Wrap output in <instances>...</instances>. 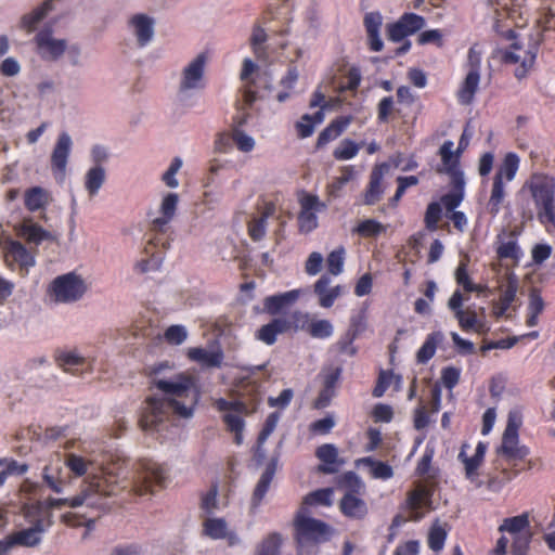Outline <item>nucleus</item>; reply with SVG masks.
Returning <instances> with one entry per match:
<instances>
[{"label":"nucleus","mask_w":555,"mask_h":555,"mask_svg":"<svg viewBox=\"0 0 555 555\" xmlns=\"http://www.w3.org/2000/svg\"><path fill=\"white\" fill-rule=\"evenodd\" d=\"M173 365L160 362L150 369L152 384L164 393V398L151 397L145 401L140 426L145 431L158 430L169 420L170 413L191 418L194 415L201 392L195 378L186 373L173 374Z\"/></svg>","instance_id":"f257e3e1"},{"label":"nucleus","mask_w":555,"mask_h":555,"mask_svg":"<svg viewBox=\"0 0 555 555\" xmlns=\"http://www.w3.org/2000/svg\"><path fill=\"white\" fill-rule=\"evenodd\" d=\"M552 17L551 14H545L537 20V30L532 34L513 35L515 41L504 51L502 59L505 64L515 66L514 73L518 79L526 77L532 68L543 38L542 33L552 28Z\"/></svg>","instance_id":"f03ea898"},{"label":"nucleus","mask_w":555,"mask_h":555,"mask_svg":"<svg viewBox=\"0 0 555 555\" xmlns=\"http://www.w3.org/2000/svg\"><path fill=\"white\" fill-rule=\"evenodd\" d=\"M34 49L40 60L49 63L59 62L66 56L72 66L82 65V50L78 43H69L66 38L57 37L51 25L39 29L34 39Z\"/></svg>","instance_id":"7ed1b4c3"},{"label":"nucleus","mask_w":555,"mask_h":555,"mask_svg":"<svg viewBox=\"0 0 555 555\" xmlns=\"http://www.w3.org/2000/svg\"><path fill=\"white\" fill-rule=\"evenodd\" d=\"M23 516L30 527L17 530L7 537L10 545L34 547L40 544L43 532L52 526L50 514L40 502L25 503Z\"/></svg>","instance_id":"20e7f679"},{"label":"nucleus","mask_w":555,"mask_h":555,"mask_svg":"<svg viewBox=\"0 0 555 555\" xmlns=\"http://www.w3.org/2000/svg\"><path fill=\"white\" fill-rule=\"evenodd\" d=\"M299 555H315V544L328 540L331 528L323 521L310 517L301 507L295 519Z\"/></svg>","instance_id":"39448f33"},{"label":"nucleus","mask_w":555,"mask_h":555,"mask_svg":"<svg viewBox=\"0 0 555 555\" xmlns=\"http://www.w3.org/2000/svg\"><path fill=\"white\" fill-rule=\"evenodd\" d=\"M529 189L538 219L541 223H555V180L548 176L534 173L526 183Z\"/></svg>","instance_id":"423d86ee"},{"label":"nucleus","mask_w":555,"mask_h":555,"mask_svg":"<svg viewBox=\"0 0 555 555\" xmlns=\"http://www.w3.org/2000/svg\"><path fill=\"white\" fill-rule=\"evenodd\" d=\"M62 463L65 464V466L75 477L85 476L88 473L90 465L92 464L91 461L74 452L65 453L64 459H62L60 453H55L52 456L50 463L43 468V479L47 485L57 493L62 492L63 490Z\"/></svg>","instance_id":"0eeeda50"},{"label":"nucleus","mask_w":555,"mask_h":555,"mask_svg":"<svg viewBox=\"0 0 555 555\" xmlns=\"http://www.w3.org/2000/svg\"><path fill=\"white\" fill-rule=\"evenodd\" d=\"M119 477L111 467H102L90 474L83 482L81 494L86 495V505L100 506V500L115 495L118 491Z\"/></svg>","instance_id":"6e6552de"},{"label":"nucleus","mask_w":555,"mask_h":555,"mask_svg":"<svg viewBox=\"0 0 555 555\" xmlns=\"http://www.w3.org/2000/svg\"><path fill=\"white\" fill-rule=\"evenodd\" d=\"M167 478L168 472L162 464L150 459H142L133 466L132 491L138 495L152 493L153 487H164Z\"/></svg>","instance_id":"1a4fd4ad"},{"label":"nucleus","mask_w":555,"mask_h":555,"mask_svg":"<svg viewBox=\"0 0 555 555\" xmlns=\"http://www.w3.org/2000/svg\"><path fill=\"white\" fill-rule=\"evenodd\" d=\"M208 60L207 53L201 52L181 68L177 85V96L180 101L188 100L195 91L205 87Z\"/></svg>","instance_id":"9d476101"},{"label":"nucleus","mask_w":555,"mask_h":555,"mask_svg":"<svg viewBox=\"0 0 555 555\" xmlns=\"http://www.w3.org/2000/svg\"><path fill=\"white\" fill-rule=\"evenodd\" d=\"M212 405L220 413L227 430L233 434L235 444L241 446L244 441V417L249 415L251 411L243 401L224 398L215 399Z\"/></svg>","instance_id":"9b49d317"},{"label":"nucleus","mask_w":555,"mask_h":555,"mask_svg":"<svg viewBox=\"0 0 555 555\" xmlns=\"http://www.w3.org/2000/svg\"><path fill=\"white\" fill-rule=\"evenodd\" d=\"M482 53L483 51L479 44H474L468 50L465 63L466 75L456 92L457 101L461 104H470L478 90Z\"/></svg>","instance_id":"f8f14e48"},{"label":"nucleus","mask_w":555,"mask_h":555,"mask_svg":"<svg viewBox=\"0 0 555 555\" xmlns=\"http://www.w3.org/2000/svg\"><path fill=\"white\" fill-rule=\"evenodd\" d=\"M240 78L243 83L242 109H246L259 98V89L268 88L271 79L264 73H261L259 66L249 57L243 61Z\"/></svg>","instance_id":"ddd939ff"},{"label":"nucleus","mask_w":555,"mask_h":555,"mask_svg":"<svg viewBox=\"0 0 555 555\" xmlns=\"http://www.w3.org/2000/svg\"><path fill=\"white\" fill-rule=\"evenodd\" d=\"M87 291L88 285L86 281L74 272L55 278L50 286L54 300L62 304L78 301Z\"/></svg>","instance_id":"4468645a"},{"label":"nucleus","mask_w":555,"mask_h":555,"mask_svg":"<svg viewBox=\"0 0 555 555\" xmlns=\"http://www.w3.org/2000/svg\"><path fill=\"white\" fill-rule=\"evenodd\" d=\"M468 297L461 289H455L449 298L447 306L453 312L454 318L457 320L459 326L464 331H474L476 333H485L488 328L486 323L478 317L477 312L467 307L463 308L464 302Z\"/></svg>","instance_id":"2eb2a0df"},{"label":"nucleus","mask_w":555,"mask_h":555,"mask_svg":"<svg viewBox=\"0 0 555 555\" xmlns=\"http://www.w3.org/2000/svg\"><path fill=\"white\" fill-rule=\"evenodd\" d=\"M4 261L11 270L18 269L25 276L36 264V253L28 249L24 244L14 240H7L2 245Z\"/></svg>","instance_id":"dca6fc26"},{"label":"nucleus","mask_w":555,"mask_h":555,"mask_svg":"<svg viewBox=\"0 0 555 555\" xmlns=\"http://www.w3.org/2000/svg\"><path fill=\"white\" fill-rule=\"evenodd\" d=\"M180 197L173 192H163L155 209L149 212L151 227L154 231L165 232L175 219Z\"/></svg>","instance_id":"f3484780"},{"label":"nucleus","mask_w":555,"mask_h":555,"mask_svg":"<svg viewBox=\"0 0 555 555\" xmlns=\"http://www.w3.org/2000/svg\"><path fill=\"white\" fill-rule=\"evenodd\" d=\"M500 531L506 532L511 537L512 547L515 553L522 555L531 539L528 515L521 514L504 519L503 524L500 526Z\"/></svg>","instance_id":"a211bd4d"},{"label":"nucleus","mask_w":555,"mask_h":555,"mask_svg":"<svg viewBox=\"0 0 555 555\" xmlns=\"http://www.w3.org/2000/svg\"><path fill=\"white\" fill-rule=\"evenodd\" d=\"M454 143L450 140L444 141L439 149L441 164L438 166L439 173L448 175L452 184L459 191H462L465 185L464 172L460 167V156L457 152L453 151Z\"/></svg>","instance_id":"6ab92c4d"},{"label":"nucleus","mask_w":555,"mask_h":555,"mask_svg":"<svg viewBox=\"0 0 555 555\" xmlns=\"http://www.w3.org/2000/svg\"><path fill=\"white\" fill-rule=\"evenodd\" d=\"M127 31L134 44L143 49L155 37V20L145 13H135L127 21Z\"/></svg>","instance_id":"aec40b11"},{"label":"nucleus","mask_w":555,"mask_h":555,"mask_svg":"<svg viewBox=\"0 0 555 555\" xmlns=\"http://www.w3.org/2000/svg\"><path fill=\"white\" fill-rule=\"evenodd\" d=\"M73 139L68 132H61L54 143L50 156L51 170L56 180L63 181L66 176L68 159L73 150Z\"/></svg>","instance_id":"412c9836"},{"label":"nucleus","mask_w":555,"mask_h":555,"mask_svg":"<svg viewBox=\"0 0 555 555\" xmlns=\"http://www.w3.org/2000/svg\"><path fill=\"white\" fill-rule=\"evenodd\" d=\"M299 203V228L301 232L309 233L318 228L317 215L326 209V204L321 202L318 196L310 194L301 196Z\"/></svg>","instance_id":"4be33fe9"},{"label":"nucleus","mask_w":555,"mask_h":555,"mask_svg":"<svg viewBox=\"0 0 555 555\" xmlns=\"http://www.w3.org/2000/svg\"><path fill=\"white\" fill-rule=\"evenodd\" d=\"M203 532L212 540H224L229 546L242 543L241 537L223 518L207 517L203 522Z\"/></svg>","instance_id":"5701e85b"},{"label":"nucleus","mask_w":555,"mask_h":555,"mask_svg":"<svg viewBox=\"0 0 555 555\" xmlns=\"http://www.w3.org/2000/svg\"><path fill=\"white\" fill-rule=\"evenodd\" d=\"M469 446L464 443L459 454V460L463 463L466 478L476 487H481L482 482L479 480L478 469L483 462L487 446L483 442H478L475 453L472 456L467 455Z\"/></svg>","instance_id":"b1692460"},{"label":"nucleus","mask_w":555,"mask_h":555,"mask_svg":"<svg viewBox=\"0 0 555 555\" xmlns=\"http://www.w3.org/2000/svg\"><path fill=\"white\" fill-rule=\"evenodd\" d=\"M425 26V20L414 13L403 14L396 23L388 25V38L399 42Z\"/></svg>","instance_id":"393cba45"},{"label":"nucleus","mask_w":555,"mask_h":555,"mask_svg":"<svg viewBox=\"0 0 555 555\" xmlns=\"http://www.w3.org/2000/svg\"><path fill=\"white\" fill-rule=\"evenodd\" d=\"M405 503L410 512V519L420 520L431 507V490L420 483L408 493Z\"/></svg>","instance_id":"a878e982"},{"label":"nucleus","mask_w":555,"mask_h":555,"mask_svg":"<svg viewBox=\"0 0 555 555\" xmlns=\"http://www.w3.org/2000/svg\"><path fill=\"white\" fill-rule=\"evenodd\" d=\"M14 230L18 237L35 246L40 245L44 241L55 240V236L50 231L43 229V227L35 222L30 217L23 218V220L14 227Z\"/></svg>","instance_id":"bb28decb"},{"label":"nucleus","mask_w":555,"mask_h":555,"mask_svg":"<svg viewBox=\"0 0 555 555\" xmlns=\"http://www.w3.org/2000/svg\"><path fill=\"white\" fill-rule=\"evenodd\" d=\"M186 356L203 367H220L224 359L223 350L218 344L189 348Z\"/></svg>","instance_id":"cd10ccee"},{"label":"nucleus","mask_w":555,"mask_h":555,"mask_svg":"<svg viewBox=\"0 0 555 555\" xmlns=\"http://www.w3.org/2000/svg\"><path fill=\"white\" fill-rule=\"evenodd\" d=\"M519 288L518 279L515 274L509 273L506 283L501 291L500 298L492 304V314L496 319L509 318L508 310L515 301Z\"/></svg>","instance_id":"c85d7f7f"},{"label":"nucleus","mask_w":555,"mask_h":555,"mask_svg":"<svg viewBox=\"0 0 555 555\" xmlns=\"http://www.w3.org/2000/svg\"><path fill=\"white\" fill-rule=\"evenodd\" d=\"M296 328H307L313 338L325 339L333 335L334 328L327 320L309 321V314L295 311L292 315Z\"/></svg>","instance_id":"c756f323"},{"label":"nucleus","mask_w":555,"mask_h":555,"mask_svg":"<svg viewBox=\"0 0 555 555\" xmlns=\"http://www.w3.org/2000/svg\"><path fill=\"white\" fill-rule=\"evenodd\" d=\"M345 292L341 285L331 286V279L327 275H322L314 283V293L319 298V305L323 308H331Z\"/></svg>","instance_id":"7c9ffc66"},{"label":"nucleus","mask_w":555,"mask_h":555,"mask_svg":"<svg viewBox=\"0 0 555 555\" xmlns=\"http://www.w3.org/2000/svg\"><path fill=\"white\" fill-rule=\"evenodd\" d=\"M520 158L514 152H508L503 157L496 172L493 177V183L502 186H506L507 182L515 179L519 169Z\"/></svg>","instance_id":"2f4dec72"},{"label":"nucleus","mask_w":555,"mask_h":555,"mask_svg":"<svg viewBox=\"0 0 555 555\" xmlns=\"http://www.w3.org/2000/svg\"><path fill=\"white\" fill-rule=\"evenodd\" d=\"M248 118V113H242L240 116L235 117L236 126L231 131L232 142L242 153H250L256 146L255 139L241 129V127L247 122Z\"/></svg>","instance_id":"473e14b6"},{"label":"nucleus","mask_w":555,"mask_h":555,"mask_svg":"<svg viewBox=\"0 0 555 555\" xmlns=\"http://www.w3.org/2000/svg\"><path fill=\"white\" fill-rule=\"evenodd\" d=\"M52 11V1L48 0L33 9L30 12L24 14L20 20V28L27 34L34 33L38 25L48 16Z\"/></svg>","instance_id":"72a5a7b5"},{"label":"nucleus","mask_w":555,"mask_h":555,"mask_svg":"<svg viewBox=\"0 0 555 555\" xmlns=\"http://www.w3.org/2000/svg\"><path fill=\"white\" fill-rule=\"evenodd\" d=\"M51 201V193L41 186L30 188L24 193V205L31 212L46 210Z\"/></svg>","instance_id":"f704fd0d"},{"label":"nucleus","mask_w":555,"mask_h":555,"mask_svg":"<svg viewBox=\"0 0 555 555\" xmlns=\"http://www.w3.org/2000/svg\"><path fill=\"white\" fill-rule=\"evenodd\" d=\"M164 259V253L156 250L154 243L149 242L144 247L143 256L137 261L134 269L139 273H147L159 269Z\"/></svg>","instance_id":"c9c22d12"},{"label":"nucleus","mask_w":555,"mask_h":555,"mask_svg":"<svg viewBox=\"0 0 555 555\" xmlns=\"http://www.w3.org/2000/svg\"><path fill=\"white\" fill-rule=\"evenodd\" d=\"M341 513L350 518H363L367 514L366 503L356 493L347 492L340 501Z\"/></svg>","instance_id":"e433bc0d"},{"label":"nucleus","mask_w":555,"mask_h":555,"mask_svg":"<svg viewBox=\"0 0 555 555\" xmlns=\"http://www.w3.org/2000/svg\"><path fill=\"white\" fill-rule=\"evenodd\" d=\"M300 296L299 289H293L282 294L269 296L264 299V310L270 314L279 313L283 308L289 307L295 304Z\"/></svg>","instance_id":"4c0bfd02"},{"label":"nucleus","mask_w":555,"mask_h":555,"mask_svg":"<svg viewBox=\"0 0 555 555\" xmlns=\"http://www.w3.org/2000/svg\"><path fill=\"white\" fill-rule=\"evenodd\" d=\"M501 452L508 459L522 460L529 454L528 448L519 444L518 433L504 431Z\"/></svg>","instance_id":"58836bf2"},{"label":"nucleus","mask_w":555,"mask_h":555,"mask_svg":"<svg viewBox=\"0 0 555 555\" xmlns=\"http://www.w3.org/2000/svg\"><path fill=\"white\" fill-rule=\"evenodd\" d=\"M389 165L386 163L376 165L371 173L370 185L365 194V203L374 204L383 193L382 180L388 172Z\"/></svg>","instance_id":"ea45409f"},{"label":"nucleus","mask_w":555,"mask_h":555,"mask_svg":"<svg viewBox=\"0 0 555 555\" xmlns=\"http://www.w3.org/2000/svg\"><path fill=\"white\" fill-rule=\"evenodd\" d=\"M383 23V17L377 12L367 13L364 17V25L369 37L370 48L373 51H380L383 49V40L379 37V28Z\"/></svg>","instance_id":"a19ab883"},{"label":"nucleus","mask_w":555,"mask_h":555,"mask_svg":"<svg viewBox=\"0 0 555 555\" xmlns=\"http://www.w3.org/2000/svg\"><path fill=\"white\" fill-rule=\"evenodd\" d=\"M289 323L285 319H274L268 324L262 325L256 333V338L266 345H273L276 336L286 332Z\"/></svg>","instance_id":"79ce46f5"},{"label":"nucleus","mask_w":555,"mask_h":555,"mask_svg":"<svg viewBox=\"0 0 555 555\" xmlns=\"http://www.w3.org/2000/svg\"><path fill=\"white\" fill-rule=\"evenodd\" d=\"M106 180V170L101 165L90 167L83 177V186L90 197H94Z\"/></svg>","instance_id":"37998d69"},{"label":"nucleus","mask_w":555,"mask_h":555,"mask_svg":"<svg viewBox=\"0 0 555 555\" xmlns=\"http://www.w3.org/2000/svg\"><path fill=\"white\" fill-rule=\"evenodd\" d=\"M55 359L57 365L64 372L72 373L74 375L79 374V372L86 364V359L82 356H80L76 350L60 351L57 352Z\"/></svg>","instance_id":"c03bdc74"},{"label":"nucleus","mask_w":555,"mask_h":555,"mask_svg":"<svg viewBox=\"0 0 555 555\" xmlns=\"http://www.w3.org/2000/svg\"><path fill=\"white\" fill-rule=\"evenodd\" d=\"M275 211V206L271 203L267 204L257 217H254L248 223V234L254 241H260L266 235L267 220Z\"/></svg>","instance_id":"a18cd8bd"},{"label":"nucleus","mask_w":555,"mask_h":555,"mask_svg":"<svg viewBox=\"0 0 555 555\" xmlns=\"http://www.w3.org/2000/svg\"><path fill=\"white\" fill-rule=\"evenodd\" d=\"M545 302L541 296V293L537 288H532L528 296L527 317L526 325L534 327L539 323V315L543 312Z\"/></svg>","instance_id":"49530a36"},{"label":"nucleus","mask_w":555,"mask_h":555,"mask_svg":"<svg viewBox=\"0 0 555 555\" xmlns=\"http://www.w3.org/2000/svg\"><path fill=\"white\" fill-rule=\"evenodd\" d=\"M524 0H488L489 4L492 5L499 16L506 15L508 18L514 21L517 25V18L521 17V4Z\"/></svg>","instance_id":"de8ad7c7"},{"label":"nucleus","mask_w":555,"mask_h":555,"mask_svg":"<svg viewBox=\"0 0 555 555\" xmlns=\"http://www.w3.org/2000/svg\"><path fill=\"white\" fill-rule=\"evenodd\" d=\"M317 456L323 463L319 466V470L325 474H333L336 472L334 464L338 462V451L334 444H322L317 449Z\"/></svg>","instance_id":"09e8293b"},{"label":"nucleus","mask_w":555,"mask_h":555,"mask_svg":"<svg viewBox=\"0 0 555 555\" xmlns=\"http://www.w3.org/2000/svg\"><path fill=\"white\" fill-rule=\"evenodd\" d=\"M279 47L283 51L282 55L289 62L291 66H294L295 63L300 62L309 54L306 44L298 41H281Z\"/></svg>","instance_id":"8fccbe9b"},{"label":"nucleus","mask_w":555,"mask_h":555,"mask_svg":"<svg viewBox=\"0 0 555 555\" xmlns=\"http://www.w3.org/2000/svg\"><path fill=\"white\" fill-rule=\"evenodd\" d=\"M268 39L266 30L258 24L254 25L251 35H250V47L255 54V56L263 62L269 60L266 41Z\"/></svg>","instance_id":"3c124183"},{"label":"nucleus","mask_w":555,"mask_h":555,"mask_svg":"<svg viewBox=\"0 0 555 555\" xmlns=\"http://www.w3.org/2000/svg\"><path fill=\"white\" fill-rule=\"evenodd\" d=\"M443 340L441 332H433L427 335L424 344L416 353L418 363H427L436 353L437 346Z\"/></svg>","instance_id":"603ef678"},{"label":"nucleus","mask_w":555,"mask_h":555,"mask_svg":"<svg viewBox=\"0 0 555 555\" xmlns=\"http://www.w3.org/2000/svg\"><path fill=\"white\" fill-rule=\"evenodd\" d=\"M496 254L502 259H512L516 262H518L522 256V251L513 236L504 241L501 235L498 236Z\"/></svg>","instance_id":"864d4df0"},{"label":"nucleus","mask_w":555,"mask_h":555,"mask_svg":"<svg viewBox=\"0 0 555 555\" xmlns=\"http://www.w3.org/2000/svg\"><path fill=\"white\" fill-rule=\"evenodd\" d=\"M282 542L281 534L270 533L257 544L254 555H280Z\"/></svg>","instance_id":"5fc2aeb1"},{"label":"nucleus","mask_w":555,"mask_h":555,"mask_svg":"<svg viewBox=\"0 0 555 555\" xmlns=\"http://www.w3.org/2000/svg\"><path fill=\"white\" fill-rule=\"evenodd\" d=\"M360 463L370 468V474L375 479L388 480L393 476L392 467L382 461L364 457L360 460Z\"/></svg>","instance_id":"6e6d98bb"},{"label":"nucleus","mask_w":555,"mask_h":555,"mask_svg":"<svg viewBox=\"0 0 555 555\" xmlns=\"http://www.w3.org/2000/svg\"><path fill=\"white\" fill-rule=\"evenodd\" d=\"M333 489L325 488L313 491L305 496L302 507L307 506H331L333 503Z\"/></svg>","instance_id":"4d7b16f0"},{"label":"nucleus","mask_w":555,"mask_h":555,"mask_svg":"<svg viewBox=\"0 0 555 555\" xmlns=\"http://www.w3.org/2000/svg\"><path fill=\"white\" fill-rule=\"evenodd\" d=\"M505 195L506 186L492 183L491 194L486 206L487 211L492 217H496L501 211Z\"/></svg>","instance_id":"13d9d810"},{"label":"nucleus","mask_w":555,"mask_h":555,"mask_svg":"<svg viewBox=\"0 0 555 555\" xmlns=\"http://www.w3.org/2000/svg\"><path fill=\"white\" fill-rule=\"evenodd\" d=\"M274 475V467L272 465L268 466L267 469L261 475L254 494H253V506L256 507L260 504L261 500L264 498L266 493L268 492V489L270 487V483L273 479Z\"/></svg>","instance_id":"bf43d9fd"},{"label":"nucleus","mask_w":555,"mask_h":555,"mask_svg":"<svg viewBox=\"0 0 555 555\" xmlns=\"http://www.w3.org/2000/svg\"><path fill=\"white\" fill-rule=\"evenodd\" d=\"M402 384L401 377L392 372H382L378 377V383L373 390V396L382 397L386 389L393 386L396 390L400 389Z\"/></svg>","instance_id":"052dcab7"},{"label":"nucleus","mask_w":555,"mask_h":555,"mask_svg":"<svg viewBox=\"0 0 555 555\" xmlns=\"http://www.w3.org/2000/svg\"><path fill=\"white\" fill-rule=\"evenodd\" d=\"M356 170L353 166H345L340 169V176L335 178L327 185V193L332 197H337L343 186L354 178Z\"/></svg>","instance_id":"680f3d73"},{"label":"nucleus","mask_w":555,"mask_h":555,"mask_svg":"<svg viewBox=\"0 0 555 555\" xmlns=\"http://www.w3.org/2000/svg\"><path fill=\"white\" fill-rule=\"evenodd\" d=\"M360 149L361 144H358L350 139H344L334 150L333 156L337 160H349L358 155Z\"/></svg>","instance_id":"e2e57ef3"},{"label":"nucleus","mask_w":555,"mask_h":555,"mask_svg":"<svg viewBox=\"0 0 555 555\" xmlns=\"http://www.w3.org/2000/svg\"><path fill=\"white\" fill-rule=\"evenodd\" d=\"M468 257L461 259L454 272L455 282L462 287L464 293L474 289L473 280L468 272Z\"/></svg>","instance_id":"0e129e2a"},{"label":"nucleus","mask_w":555,"mask_h":555,"mask_svg":"<svg viewBox=\"0 0 555 555\" xmlns=\"http://www.w3.org/2000/svg\"><path fill=\"white\" fill-rule=\"evenodd\" d=\"M447 538L446 526L439 521H436L428 533V546L435 551H441Z\"/></svg>","instance_id":"69168bd1"},{"label":"nucleus","mask_w":555,"mask_h":555,"mask_svg":"<svg viewBox=\"0 0 555 555\" xmlns=\"http://www.w3.org/2000/svg\"><path fill=\"white\" fill-rule=\"evenodd\" d=\"M183 162L180 157H175L169 167L162 173L160 180L169 189H177L179 186V180L177 173L182 168Z\"/></svg>","instance_id":"338daca9"},{"label":"nucleus","mask_w":555,"mask_h":555,"mask_svg":"<svg viewBox=\"0 0 555 555\" xmlns=\"http://www.w3.org/2000/svg\"><path fill=\"white\" fill-rule=\"evenodd\" d=\"M386 225L374 219L361 221L356 228V232L363 237H374L386 232Z\"/></svg>","instance_id":"774afa93"}]
</instances>
